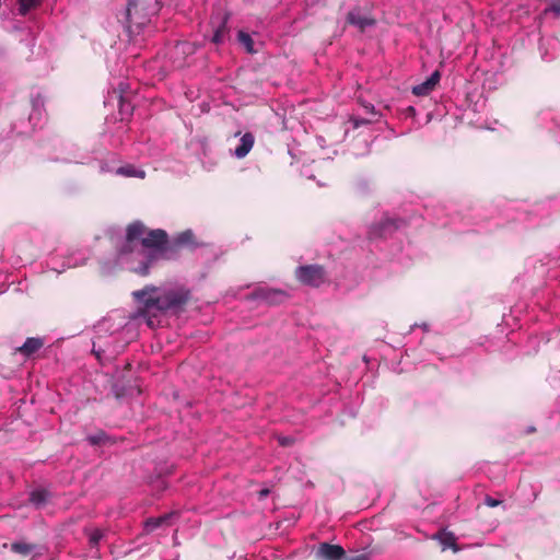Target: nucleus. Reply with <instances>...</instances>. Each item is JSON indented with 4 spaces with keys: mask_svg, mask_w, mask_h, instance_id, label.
Segmentation results:
<instances>
[{
    "mask_svg": "<svg viewBox=\"0 0 560 560\" xmlns=\"http://www.w3.org/2000/svg\"><path fill=\"white\" fill-rule=\"evenodd\" d=\"M343 560H370L369 556L366 553H359L354 556H345Z\"/></svg>",
    "mask_w": 560,
    "mask_h": 560,
    "instance_id": "obj_31",
    "label": "nucleus"
},
{
    "mask_svg": "<svg viewBox=\"0 0 560 560\" xmlns=\"http://www.w3.org/2000/svg\"><path fill=\"white\" fill-rule=\"evenodd\" d=\"M159 10L156 0H128L125 11L118 15V21L124 24L130 40L138 44V36Z\"/></svg>",
    "mask_w": 560,
    "mask_h": 560,
    "instance_id": "obj_3",
    "label": "nucleus"
},
{
    "mask_svg": "<svg viewBox=\"0 0 560 560\" xmlns=\"http://www.w3.org/2000/svg\"><path fill=\"white\" fill-rule=\"evenodd\" d=\"M402 224L401 220L384 217L373 223L368 232L370 240L387 238L392 236Z\"/></svg>",
    "mask_w": 560,
    "mask_h": 560,
    "instance_id": "obj_8",
    "label": "nucleus"
},
{
    "mask_svg": "<svg viewBox=\"0 0 560 560\" xmlns=\"http://www.w3.org/2000/svg\"><path fill=\"white\" fill-rule=\"evenodd\" d=\"M67 162H75V163H80V161L75 160V159H67L66 160Z\"/></svg>",
    "mask_w": 560,
    "mask_h": 560,
    "instance_id": "obj_37",
    "label": "nucleus"
},
{
    "mask_svg": "<svg viewBox=\"0 0 560 560\" xmlns=\"http://www.w3.org/2000/svg\"><path fill=\"white\" fill-rule=\"evenodd\" d=\"M194 232L191 230H186L184 232L178 233L174 238L173 247L191 245L194 243Z\"/></svg>",
    "mask_w": 560,
    "mask_h": 560,
    "instance_id": "obj_23",
    "label": "nucleus"
},
{
    "mask_svg": "<svg viewBox=\"0 0 560 560\" xmlns=\"http://www.w3.org/2000/svg\"><path fill=\"white\" fill-rule=\"evenodd\" d=\"M249 299L271 305L282 303L287 299V294L281 290L258 287L249 294Z\"/></svg>",
    "mask_w": 560,
    "mask_h": 560,
    "instance_id": "obj_11",
    "label": "nucleus"
},
{
    "mask_svg": "<svg viewBox=\"0 0 560 560\" xmlns=\"http://www.w3.org/2000/svg\"><path fill=\"white\" fill-rule=\"evenodd\" d=\"M132 295L141 305L138 312L128 317L113 313L95 326L92 352L97 359L103 354L108 358L116 357L137 338L138 322L142 320L148 327L154 328L160 324L159 316L162 313L182 310L189 301L191 292L183 284L168 283L162 287L147 285L133 291Z\"/></svg>",
    "mask_w": 560,
    "mask_h": 560,
    "instance_id": "obj_1",
    "label": "nucleus"
},
{
    "mask_svg": "<svg viewBox=\"0 0 560 560\" xmlns=\"http://www.w3.org/2000/svg\"><path fill=\"white\" fill-rule=\"evenodd\" d=\"M196 45L190 42H177L173 48L172 57H174V63L176 67L184 66L185 56H190L195 54Z\"/></svg>",
    "mask_w": 560,
    "mask_h": 560,
    "instance_id": "obj_16",
    "label": "nucleus"
},
{
    "mask_svg": "<svg viewBox=\"0 0 560 560\" xmlns=\"http://www.w3.org/2000/svg\"><path fill=\"white\" fill-rule=\"evenodd\" d=\"M31 105L32 109L28 119L34 127H37L42 124L45 117V100L40 93L32 95Z\"/></svg>",
    "mask_w": 560,
    "mask_h": 560,
    "instance_id": "obj_12",
    "label": "nucleus"
},
{
    "mask_svg": "<svg viewBox=\"0 0 560 560\" xmlns=\"http://www.w3.org/2000/svg\"><path fill=\"white\" fill-rule=\"evenodd\" d=\"M107 435L105 432H98L88 436V441L91 445H100L106 440Z\"/></svg>",
    "mask_w": 560,
    "mask_h": 560,
    "instance_id": "obj_29",
    "label": "nucleus"
},
{
    "mask_svg": "<svg viewBox=\"0 0 560 560\" xmlns=\"http://www.w3.org/2000/svg\"><path fill=\"white\" fill-rule=\"evenodd\" d=\"M351 124H352L353 128H359L363 125H368L369 120L363 119V118H352Z\"/></svg>",
    "mask_w": 560,
    "mask_h": 560,
    "instance_id": "obj_32",
    "label": "nucleus"
},
{
    "mask_svg": "<svg viewBox=\"0 0 560 560\" xmlns=\"http://www.w3.org/2000/svg\"><path fill=\"white\" fill-rule=\"evenodd\" d=\"M171 518V515H163L160 517H152L145 521L144 528L147 532H153L156 528L161 527L164 523H166Z\"/></svg>",
    "mask_w": 560,
    "mask_h": 560,
    "instance_id": "obj_26",
    "label": "nucleus"
},
{
    "mask_svg": "<svg viewBox=\"0 0 560 560\" xmlns=\"http://www.w3.org/2000/svg\"><path fill=\"white\" fill-rule=\"evenodd\" d=\"M295 276L303 284L318 288L327 280L325 269L319 265H305L296 268Z\"/></svg>",
    "mask_w": 560,
    "mask_h": 560,
    "instance_id": "obj_7",
    "label": "nucleus"
},
{
    "mask_svg": "<svg viewBox=\"0 0 560 560\" xmlns=\"http://www.w3.org/2000/svg\"><path fill=\"white\" fill-rule=\"evenodd\" d=\"M133 97L135 95L130 84L128 82L120 81L117 88L113 89L112 92H108L104 103L110 104L116 102L121 119H125L126 117H129L135 109Z\"/></svg>",
    "mask_w": 560,
    "mask_h": 560,
    "instance_id": "obj_4",
    "label": "nucleus"
},
{
    "mask_svg": "<svg viewBox=\"0 0 560 560\" xmlns=\"http://www.w3.org/2000/svg\"><path fill=\"white\" fill-rule=\"evenodd\" d=\"M50 499V492L44 488H37L30 492L28 501L37 510L44 508Z\"/></svg>",
    "mask_w": 560,
    "mask_h": 560,
    "instance_id": "obj_17",
    "label": "nucleus"
},
{
    "mask_svg": "<svg viewBox=\"0 0 560 560\" xmlns=\"http://www.w3.org/2000/svg\"><path fill=\"white\" fill-rule=\"evenodd\" d=\"M39 4V0H16L18 13L25 16L32 9Z\"/></svg>",
    "mask_w": 560,
    "mask_h": 560,
    "instance_id": "obj_25",
    "label": "nucleus"
},
{
    "mask_svg": "<svg viewBox=\"0 0 560 560\" xmlns=\"http://www.w3.org/2000/svg\"><path fill=\"white\" fill-rule=\"evenodd\" d=\"M100 171L102 173H113L117 176L128 177V178H144L145 171L141 167H137L133 164L127 163L125 165L114 167L109 165L107 162H102L100 165Z\"/></svg>",
    "mask_w": 560,
    "mask_h": 560,
    "instance_id": "obj_10",
    "label": "nucleus"
},
{
    "mask_svg": "<svg viewBox=\"0 0 560 560\" xmlns=\"http://www.w3.org/2000/svg\"><path fill=\"white\" fill-rule=\"evenodd\" d=\"M88 258V254L83 250H77L67 254L57 250L56 253L49 255L46 265L51 270L61 273L68 268H74L84 265Z\"/></svg>",
    "mask_w": 560,
    "mask_h": 560,
    "instance_id": "obj_5",
    "label": "nucleus"
},
{
    "mask_svg": "<svg viewBox=\"0 0 560 560\" xmlns=\"http://www.w3.org/2000/svg\"><path fill=\"white\" fill-rule=\"evenodd\" d=\"M172 258V244L164 230L156 229L141 238L129 269L139 276H148L160 260Z\"/></svg>",
    "mask_w": 560,
    "mask_h": 560,
    "instance_id": "obj_2",
    "label": "nucleus"
},
{
    "mask_svg": "<svg viewBox=\"0 0 560 560\" xmlns=\"http://www.w3.org/2000/svg\"><path fill=\"white\" fill-rule=\"evenodd\" d=\"M535 431V428L534 427H530L527 429V432H534Z\"/></svg>",
    "mask_w": 560,
    "mask_h": 560,
    "instance_id": "obj_39",
    "label": "nucleus"
},
{
    "mask_svg": "<svg viewBox=\"0 0 560 560\" xmlns=\"http://www.w3.org/2000/svg\"><path fill=\"white\" fill-rule=\"evenodd\" d=\"M255 137L252 132H245L238 140L234 149H230L231 155L241 160L244 159L253 149Z\"/></svg>",
    "mask_w": 560,
    "mask_h": 560,
    "instance_id": "obj_14",
    "label": "nucleus"
},
{
    "mask_svg": "<svg viewBox=\"0 0 560 560\" xmlns=\"http://www.w3.org/2000/svg\"><path fill=\"white\" fill-rule=\"evenodd\" d=\"M259 494H260V498H265V497H267L269 494V490L268 489H262V490H260Z\"/></svg>",
    "mask_w": 560,
    "mask_h": 560,
    "instance_id": "obj_35",
    "label": "nucleus"
},
{
    "mask_svg": "<svg viewBox=\"0 0 560 560\" xmlns=\"http://www.w3.org/2000/svg\"><path fill=\"white\" fill-rule=\"evenodd\" d=\"M36 549V545L24 541H15L11 544V550L22 556H30Z\"/></svg>",
    "mask_w": 560,
    "mask_h": 560,
    "instance_id": "obj_24",
    "label": "nucleus"
},
{
    "mask_svg": "<svg viewBox=\"0 0 560 560\" xmlns=\"http://www.w3.org/2000/svg\"><path fill=\"white\" fill-rule=\"evenodd\" d=\"M144 232V225L141 222H133L128 225L126 231V238L118 249V260L121 264L129 262V255L133 258L139 243L141 242Z\"/></svg>",
    "mask_w": 560,
    "mask_h": 560,
    "instance_id": "obj_6",
    "label": "nucleus"
},
{
    "mask_svg": "<svg viewBox=\"0 0 560 560\" xmlns=\"http://www.w3.org/2000/svg\"><path fill=\"white\" fill-rule=\"evenodd\" d=\"M278 441L282 446H289L293 443V439L290 436H280Z\"/></svg>",
    "mask_w": 560,
    "mask_h": 560,
    "instance_id": "obj_33",
    "label": "nucleus"
},
{
    "mask_svg": "<svg viewBox=\"0 0 560 560\" xmlns=\"http://www.w3.org/2000/svg\"><path fill=\"white\" fill-rule=\"evenodd\" d=\"M552 10H553L555 12H557V13H560V8H558V7H552Z\"/></svg>",
    "mask_w": 560,
    "mask_h": 560,
    "instance_id": "obj_38",
    "label": "nucleus"
},
{
    "mask_svg": "<svg viewBox=\"0 0 560 560\" xmlns=\"http://www.w3.org/2000/svg\"><path fill=\"white\" fill-rule=\"evenodd\" d=\"M228 20L229 16L224 15L220 19L219 24L215 26L211 42L214 44H221L224 42L225 35L228 34Z\"/></svg>",
    "mask_w": 560,
    "mask_h": 560,
    "instance_id": "obj_19",
    "label": "nucleus"
},
{
    "mask_svg": "<svg viewBox=\"0 0 560 560\" xmlns=\"http://www.w3.org/2000/svg\"><path fill=\"white\" fill-rule=\"evenodd\" d=\"M422 328L427 330L428 329V325L427 324H422Z\"/></svg>",
    "mask_w": 560,
    "mask_h": 560,
    "instance_id": "obj_40",
    "label": "nucleus"
},
{
    "mask_svg": "<svg viewBox=\"0 0 560 560\" xmlns=\"http://www.w3.org/2000/svg\"><path fill=\"white\" fill-rule=\"evenodd\" d=\"M434 537L439 540L443 550L452 549L454 552H458L460 550L456 544V537L453 533L443 530L436 534Z\"/></svg>",
    "mask_w": 560,
    "mask_h": 560,
    "instance_id": "obj_18",
    "label": "nucleus"
},
{
    "mask_svg": "<svg viewBox=\"0 0 560 560\" xmlns=\"http://www.w3.org/2000/svg\"><path fill=\"white\" fill-rule=\"evenodd\" d=\"M551 201L553 202L555 207L560 209V196L553 198Z\"/></svg>",
    "mask_w": 560,
    "mask_h": 560,
    "instance_id": "obj_34",
    "label": "nucleus"
},
{
    "mask_svg": "<svg viewBox=\"0 0 560 560\" xmlns=\"http://www.w3.org/2000/svg\"><path fill=\"white\" fill-rule=\"evenodd\" d=\"M483 230H485L486 232H489V231H491L492 229H491V228H485Z\"/></svg>",
    "mask_w": 560,
    "mask_h": 560,
    "instance_id": "obj_41",
    "label": "nucleus"
},
{
    "mask_svg": "<svg viewBox=\"0 0 560 560\" xmlns=\"http://www.w3.org/2000/svg\"><path fill=\"white\" fill-rule=\"evenodd\" d=\"M441 79V73L439 70L433 71L425 81L412 86V93L416 96H425L429 95L438 85Z\"/></svg>",
    "mask_w": 560,
    "mask_h": 560,
    "instance_id": "obj_15",
    "label": "nucleus"
},
{
    "mask_svg": "<svg viewBox=\"0 0 560 560\" xmlns=\"http://www.w3.org/2000/svg\"><path fill=\"white\" fill-rule=\"evenodd\" d=\"M485 504H486V505H488V506H490V508H495V506H498V505H500V504H501V501H500V500H498V499H494V498H492V497H490V495H487V497L485 498Z\"/></svg>",
    "mask_w": 560,
    "mask_h": 560,
    "instance_id": "obj_30",
    "label": "nucleus"
},
{
    "mask_svg": "<svg viewBox=\"0 0 560 560\" xmlns=\"http://www.w3.org/2000/svg\"><path fill=\"white\" fill-rule=\"evenodd\" d=\"M45 345V338L43 337H28L25 339L22 346L15 349V352L23 355L25 359L32 358Z\"/></svg>",
    "mask_w": 560,
    "mask_h": 560,
    "instance_id": "obj_13",
    "label": "nucleus"
},
{
    "mask_svg": "<svg viewBox=\"0 0 560 560\" xmlns=\"http://www.w3.org/2000/svg\"><path fill=\"white\" fill-rule=\"evenodd\" d=\"M312 552L316 560H343L346 556L342 546L330 542H319Z\"/></svg>",
    "mask_w": 560,
    "mask_h": 560,
    "instance_id": "obj_9",
    "label": "nucleus"
},
{
    "mask_svg": "<svg viewBox=\"0 0 560 560\" xmlns=\"http://www.w3.org/2000/svg\"><path fill=\"white\" fill-rule=\"evenodd\" d=\"M317 142L322 145L323 142H324V138L323 137H317Z\"/></svg>",
    "mask_w": 560,
    "mask_h": 560,
    "instance_id": "obj_36",
    "label": "nucleus"
},
{
    "mask_svg": "<svg viewBox=\"0 0 560 560\" xmlns=\"http://www.w3.org/2000/svg\"><path fill=\"white\" fill-rule=\"evenodd\" d=\"M84 533L88 535L89 545L92 549H97L101 540L104 538L105 533L100 528L84 529Z\"/></svg>",
    "mask_w": 560,
    "mask_h": 560,
    "instance_id": "obj_22",
    "label": "nucleus"
},
{
    "mask_svg": "<svg viewBox=\"0 0 560 560\" xmlns=\"http://www.w3.org/2000/svg\"><path fill=\"white\" fill-rule=\"evenodd\" d=\"M546 45H548L550 47H555L556 46V40H553V39H547V40L542 39L540 42V45H539V49L541 51L542 60L551 61V60L555 59V55H549L547 51H544V48H545Z\"/></svg>",
    "mask_w": 560,
    "mask_h": 560,
    "instance_id": "obj_28",
    "label": "nucleus"
},
{
    "mask_svg": "<svg viewBox=\"0 0 560 560\" xmlns=\"http://www.w3.org/2000/svg\"><path fill=\"white\" fill-rule=\"evenodd\" d=\"M347 20L350 24L358 26L360 30H364L365 27L374 24L372 19L353 11L349 12Z\"/></svg>",
    "mask_w": 560,
    "mask_h": 560,
    "instance_id": "obj_20",
    "label": "nucleus"
},
{
    "mask_svg": "<svg viewBox=\"0 0 560 560\" xmlns=\"http://www.w3.org/2000/svg\"><path fill=\"white\" fill-rule=\"evenodd\" d=\"M200 162L206 171L211 172L217 167L219 159L218 156L213 155L207 148H203L200 155Z\"/></svg>",
    "mask_w": 560,
    "mask_h": 560,
    "instance_id": "obj_21",
    "label": "nucleus"
},
{
    "mask_svg": "<svg viewBox=\"0 0 560 560\" xmlns=\"http://www.w3.org/2000/svg\"><path fill=\"white\" fill-rule=\"evenodd\" d=\"M237 39H238L240 44H242L245 47L247 52H249V54L255 52L254 40L248 33H246L244 31H240L237 33Z\"/></svg>",
    "mask_w": 560,
    "mask_h": 560,
    "instance_id": "obj_27",
    "label": "nucleus"
}]
</instances>
